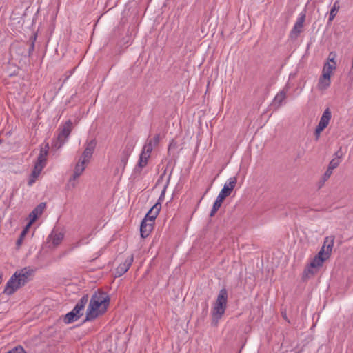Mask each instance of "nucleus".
I'll list each match as a JSON object with an SVG mask.
<instances>
[{
  "instance_id": "nucleus-1",
  "label": "nucleus",
  "mask_w": 353,
  "mask_h": 353,
  "mask_svg": "<svg viewBox=\"0 0 353 353\" xmlns=\"http://www.w3.org/2000/svg\"><path fill=\"white\" fill-rule=\"evenodd\" d=\"M110 302V298L106 292L102 290L96 291L91 297L83 322L92 321L103 314L107 311Z\"/></svg>"
},
{
  "instance_id": "nucleus-2",
  "label": "nucleus",
  "mask_w": 353,
  "mask_h": 353,
  "mask_svg": "<svg viewBox=\"0 0 353 353\" xmlns=\"http://www.w3.org/2000/svg\"><path fill=\"white\" fill-rule=\"evenodd\" d=\"M33 273L34 270L30 268H24L16 271L7 282L3 293L8 295L14 294L30 280V276Z\"/></svg>"
},
{
  "instance_id": "nucleus-3",
  "label": "nucleus",
  "mask_w": 353,
  "mask_h": 353,
  "mask_svg": "<svg viewBox=\"0 0 353 353\" xmlns=\"http://www.w3.org/2000/svg\"><path fill=\"white\" fill-rule=\"evenodd\" d=\"M88 294L83 295L72 310L63 316V321L65 324L72 323L83 316L85 306L88 302Z\"/></svg>"
},
{
  "instance_id": "nucleus-4",
  "label": "nucleus",
  "mask_w": 353,
  "mask_h": 353,
  "mask_svg": "<svg viewBox=\"0 0 353 353\" xmlns=\"http://www.w3.org/2000/svg\"><path fill=\"white\" fill-rule=\"evenodd\" d=\"M228 291L225 288H222L218 294L214 305L212 308V319L213 322L216 321V323L221 318L225 313L227 307Z\"/></svg>"
},
{
  "instance_id": "nucleus-5",
  "label": "nucleus",
  "mask_w": 353,
  "mask_h": 353,
  "mask_svg": "<svg viewBox=\"0 0 353 353\" xmlns=\"http://www.w3.org/2000/svg\"><path fill=\"white\" fill-rule=\"evenodd\" d=\"M72 130V123L70 120L67 121L59 128V133L56 139L52 143V148L59 150L67 141Z\"/></svg>"
},
{
  "instance_id": "nucleus-6",
  "label": "nucleus",
  "mask_w": 353,
  "mask_h": 353,
  "mask_svg": "<svg viewBox=\"0 0 353 353\" xmlns=\"http://www.w3.org/2000/svg\"><path fill=\"white\" fill-rule=\"evenodd\" d=\"M236 183V176L230 177L228 180V182L224 185L223 189L220 191L218 196L221 197L223 200H224L226 197L230 195Z\"/></svg>"
},
{
  "instance_id": "nucleus-7",
  "label": "nucleus",
  "mask_w": 353,
  "mask_h": 353,
  "mask_svg": "<svg viewBox=\"0 0 353 353\" xmlns=\"http://www.w3.org/2000/svg\"><path fill=\"white\" fill-rule=\"evenodd\" d=\"M134 149V145L132 144L128 143L123 151L121 153V159L119 163V167L121 169V173H123L125 170V168L127 165V163L131 153L132 152Z\"/></svg>"
},
{
  "instance_id": "nucleus-8",
  "label": "nucleus",
  "mask_w": 353,
  "mask_h": 353,
  "mask_svg": "<svg viewBox=\"0 0 353 353\" xmlns=\"http://www.w3.org/2000/svg\"><path fill=\"white\" fill-rule=\"evenodd\" d=\"M96 145L97 142L95 139H92L87 143L85 148L82 154L81 161L87 163L89 162L92 156Z\"/></svg>"
},
{
  "instance_id": "nucleus-9",
  "label": "nucleus",
  "mask_w": 353,
  "mask_h": 353,
  "mask_svg": "<svg viewBox=\"0 0 353 353\" xmlns=\"http://www.w3.org/2000/svg\"><path fill=\"white\" fill-rule=\"evenodd\" d=\"M46 203H40L29 214L30 221L27 225V228H29L41 215L44 209L46 208Z\"/></svg>"
},
{
  "instance_id": "nucleus-10",
  "label": "nucleus",
  "mask_w": 353,
  "mask_h": 353,
  "mask_svg": "<svg viewBox=\"0 0 353 353\" xmlns=\"http://www.w3.org/2000/svg\"><path fill=\"white\" fill-rule=\"evenodd\" d=\"M133 255L128 256L123 263H120L116 268V274L117 276H121L124 274L131 266L133 262Z\"/></svg>"
},
{
  "instance_id": "nucleus-11",
  "label": "nucleus",
  "mask_w": 353,
  "mask_h": 353,
  "mask_svg": "<svg viewBox=\"0 0 353 353\" xmlns=\"http://www.w3.org/2000/svg\"><path fill=\"white\" fill-rule=\"evenodd\" d=\"M148 159L149 157L143 156V154H140L138 163L133 170L132 175H134L135 176H139L143 168L148 165Z\"/></svg>"
},
{
  "instance_id": "nucleus-12",
  "label": "nucleus",
  "mask_w": 353,
  "mask_h": 353,
  "mask_svg": "<svg viewBox=\"0 0 353 353\" xmlns=\"http://www.w3.org/2000/svg\"><path fill=\"white\" fill-rule=\"evenodd\" d=\"M161 208V204L159 202H157L148 212L144 219H147V221L154 224V220L159 214Z\"/></svg>"
},
{
  "instance_id": "nucleus-13",
  "label": "nucleus",
  "mask_w": 353,
  "mask_h": 353,
  "mask_svg": "<svg viewBox=\"0 0 353 353\" xmlns=\"http://www.w3.org/2000/svg\"><path fill=\"white\" fill-rule=\"evenodd\" d=\"M154 228V223L147 221V219H143L140 225L141 236L143 239L148 237Z\"/></svg>"
},
{
  "instance_id": "nucleus-14",
  "label": "nucleus",
  "mask_w": 353,
  "mask_h": 353,
  "mask_svg": "<svg viewBox=\"0 0 353 353\" xmlns=\"http://www.w3.org/2000/svg\"><path fill=\"white\" fill-rule=\"evenodd\" d=\"M64 234L62 232L54 229L48 236L54 246L59 245L63 241Z\"/></svg>"
},
{
  "instance_id": "nucleus-15",
  "label": "nucleus",
  "mask_w": 353,
  "mask_h": 353,
  "mask_svg": "<svg viewBox=\"0 0 353 353\" xmlns=\"http://www.w3.org/2000/svg\"><path fill=\"white\" fill-rule=\"evenodd\" d=\"M334 236L332 235L330 236H327L324 239V243L322 246V248H325V255L327 257H330L332 248L334 245Z\"/></svg>"
},
{
  "instance_id": "nucleus-16",
  "label": "nucleus",
  "mask_w": 353,
  "mask_h": 353,
  "mask_svg": "<svg viewBox=\"0 0 353 353\" xmlns=\"http://www.w3.org/2000/svg\"><path fill=\"white\" fill-rule=\"evenodd\" d=\"M331 117H332V113H331L330 109L327 108L324 110V112L320 119V121L318 124V126H320L321 128H324V129L325 128H327V126L328 125L329 122L331 119Z\"/></svg>"
},
{
  "instance_id": "nucleus-17",
  "label": "nucleus",
  "mask_w": 353,
  "mask_h": 353,
  "mask_svg": "<svg viewBox=\"0 0 353 353\" xmlns=\"http://www.w3.org/2000/svg\"><path fill=\"white\" fill-rule=\"evenodd\" d=\"M86 163L79 159V162L77 163L74 170V173L72 174V176L71 177L70 180H76L77 178H79L81 174L83 173V172L85 170V164Z\"/></svg>"
},
{
  "instance_id": "nucleus-18",
  "label": "nucleus",
  "mask_w": 353,
  "mask_h": 353,
  "mask_svg": "<svg viewBox=\"0 0 353 353\" xmlns=\"http://www.w3.org/2000/svg\"><path fill=\"white\" fill-rule=\"evenodd\" d=\"M305 15H303L297 19L296 22L295 23V24L290 32L292 37H293V34H294L296 37L297 35H299L301 33V28L303 26V22L305 21Z\"/></svg>"
},
{
  "instance_id": "nucleus-19",
  "label": "nucleus",
  "mask_w": 353,
  "mask_h": 353,
  "mask_svg": "<svg viewBox=\"0 0 353 353\" xmlns=\"http://www.w3.org/2000/svg\"><path fill=\"white\" fill-rule=\"evenodd\" d=\"M43 168V165H34V168L31 173V178L28 182V185L31 186L35 182L36 179L39 176Z\"/></svg>"
},
{
  "instance_id": "nucleus-20",
  "label": "nucleus",
  "mask_w": 353,
  "mask_h": 353,
  "mask_svg": "<svg viewBox=\"0 0 353 353\" xmlns=\"http://www.w3.org/2000/svg\"><path fill=\"white\" fill-rule=\"evenodd\" d=\"M339 8H340L339 2V1H336L330 12L328 23H331L333 21V19L337 14V12L339 11Z\"/></svg>"
},
{
  "instance_id": "nucleus-21",
  "label": "nucleus",
  "mask_w": 353,
  "mask_h": 353,
  "mask_svg": "<svg viewBox=\"0 0 353 353\" xmlns=\"http://www.w3.org/2000/svg\"><path fill=\"white\" fill-rule=\"evenodd\" d=\"M153 150V145L152 144V141H146L145 144L143 147L142 151L141 154H143V156L150 157V154Z\"/></svg>"
},
{
  "instance_id": "nucleus-22",
  "label": "nucleus",
  "mask_w": 353,
  "mask_h": 353,
  "mask_svg": "<svg viewBox=\"0 0 353 353\" xmlns=\"http://www.w3.org/2000/svg\"><path fill=\"white\" fill-rule=\"evenodd\" d=\"M223 201L224 200H223L221 197H219V196L216 197V199L215 200V201L213 204L212 208L210 214V217H212L215 215L216 212L219 210V209L221 206V204L223 202Z\"/></svg>"
},
{
  "instance_id": "nucleus-23",
  "label": "nucleus",
  "mask_w": 353,
  "mask_h": 353,
  "mask_svg": "<svg viewBox=\"0 0 353 353\" xmlns=\"http://www.w3.org/2000/svg\"><path fill=\"white\" fill-rule=\"evenodd\" d=\"M314 268L312 267L310 263L307 265L303 272L302 279L306 280L311 276L314 275L316 273V271H314Z\"/></svg>"
},
{
  "instance_id": "nucleus-24",
  "label": "nucleus",
  "mask_w": 353,
  "mask_h": 353,
  "mask_svg": "<svg viewBox=\"0 0 353 353\" xmlns=\"http://www.w3.org/2000/svg\"><path fill=\"white\" fill-rule=\"evenodd\" d=\"M37 37V33H34L32 35H31V37H30V39L28 40V43L29 45V48H28V56L29 57L31 56L33 51L34 50V43H35Z\"/></svg>"
},
{
  "instance_id": "nucleus-25",
  "label": "nucleus",
  "mask_w": 353,
  "mask_h": 353,
  "mask_svg": "<svg viewBox=\"0 0 353 353\" xmlns=\"http://www.w3.org/2000/svg\"><path fill=\"white\" fill-rule=\"evenodd\" d=\"M329 257L325 256L324 259H320L319 257H316V256L313 259V260L311 261L310 264L312 267H314V268H320L323 265V262L327 259Z\"/></svg>"
},
{
  "instance_id": "nucleus-26",
  "label": "nucleus",
  "mask_w": 353,
  "mask_h": 353,
  "mask_svg": "<svg viewBox=\"0 0 353 353\" xmlns=\"http://www.w3.org/2000/svg\"><path fill=\"white\" fill-rule=\"evenodd\" d=\"M285 97H286V92L285 91L282 90V91L279 92L274 97V103H278L279 105H281V103L285 99Z\"/></svg>"
},
{
  "instance_id": "nucleus-27",
  "label": "nucleus",
  "mask_w": 353,
  "mask_h": 353,
  "mask_svg": "<svg viewBox=\"0 0 353 353\" xmlns=\"http://www.w3.org/2000/svg\"><path fill=\"white\" fill-rule=\"evenodd\" d=\"M171 174H172V172L170 174V175L168 176V179L167 180V182H166L165 185H164L163 189L161 191L160 196L159 197V199H158L157 202H159L161 204V202L164 200L166 189H167V188H168V186L169 185V183H170V177H171Z\"/></svg>"
},
{
  "instance_id": "nucleus-28",
  "label": "nucleus",
  "mask_w": 353,
  "mask_h": 353,
  "mask_svg": "<svg viewBox=\"0 0 353 353\" xmlns=\"http://www.w3.org/2000/svg\"><path fill=\"white\" fill-rule=\"evenodd\" d=\"M330 73L323 70L322 76L320 78H322L324 81H327V84L323 85V89H326L330 85Z\"/></svg>"
},
{
  "instance_id": "nucleus-29",
  "label": "nucleus",
  "mask_w": 353,
  "mask_h": 353,
  "mask_svg": "<svg viewBox=\"0 0 353 353\" xmlns=\"http://www.w3.org/2000/svg\"><path fill=\"white\" fill-rule=\"evenodd\" d=\"M336 62H334V63H331L330 62H326L324 65L323 70L331 74L332 70H334L336 68Z\"/></svg>"
},
{
  "instance_id": "nucleus-30",
  "label": "nucleus",
  "mask_w": 353,
  "mask_h": 353,
  "mask_svg": "<svg viewBox=\"0 0 353 353\" xmlns=\"http://www.w3.org/2000/svg\"><path fill=\"white\" fill-rule=\"evenodd\" d=\"M341 161V160H338L337 159H334L333 158L330 161V163L328 165V168H330V170H334V169L336 168L339 165Z\"/></svg>"
},
{
  "instance_id": "nucleus-31",
  "label": "nucleus",
  "mask_w": 353,
  "mask_h": 353,
  "mask_svg": "<svg viewBox=\"0 0 353 353\" xmlns=\"http://www.w3.org/2000/svg\"><path fill=\"white\" fill-rule=\"evenodd\" d=\"M46 157L39 154L35 164L45 167L46 164Z\"/></svg>"
},
{
  "instance_id": "nucleus-32",
  "label": "nucleus",
  "mask_w": 353,
  "mask_h": 353,
  "mask_svg": "<svg viewBox=\"0 0 353 353\" xmlns=\"http://www.w3.org/2000/svg\"><path fill=\"white\" fill-rule=\"evenodd\" d=\"M147 141H152V144L153 145V147H156L159 145L160 141V134H157L154 135V137L152 139H148Z\"/></svg>"
},
{
  "instance_id": "nucleus-33",
  "label": "nucleus",
  "mask_w": 353,
  "mask_h": 353,
  "mask_svg": "<svg viewBox=\"0 0 353 353\" xmlns=\"http://www.w3.org/2000/svg\"><path fill=\"white\" fill-rule=\"evenodd\" d=\"M28 230V228L27 226L24 228V230L21 232L19 238L17 241V245H20L21 244V242L23 241V239L24 236L26 235L27 230Z\"/></svg>"
},
{
  "instance_id": "nucleus-34",
  "label": "nucleus",
  "mask_w": 353,
  "mask_h": 353,
  "mask_svg": "<svg viewBox=\"0 0 353 353\" xmlns=\"http://www.w3.org/2000/svg\"><path fill=\"white\" fill-rule=\"evenodd\" d=\"M49 144L46 143L44 148H41L39 152L40 155L46 157L48 152Z\"/></svg>"
},
{
  "instance_id": "nucleus-35",
  "label": "nucleus",
  "mask_w": 353,
  "mask_h": 353,
  "mask_svg": "<svg viewBox=\"0 0 353 353\" xmlns=\"http://www.w3.org/2000/svg\"><path fill=\"white\" fill-rule=\"evenodd\" d=\"M324 128H321L320 126H316V129H315V132H314V135H315V139L317 141L319 140V137H320V134H321V132L322 131H323Z\"/></svg>"
},
{
  "instance_id": "nucleus-36",
  "label": "nucleus",
  "mask_w": 353,
  "mask_h": 353,
  "mask_svg": "<svg viewBox=\"0 0 353 353\" xmlns=\"http://www.w3.org/2000/svg\"><path fill=\"white\" fill-rule=\"evenodd\" d=\"M332 171L333 170H330V168H327L323 176L324 181H327L330 177L332 174Z\"/></svg>"
},
{
  "instance_id": "nucleus-37",
  "label": "nucleus",
  "mask_w": 353,
  "mask_h": 353,
  "mask_svg": "<svg viewBox=\"0 0 353 353\" xmlns=\"http://www.w3.org/2000/svg\"><path fill=\"white\" fill-rule=\"evenodd\" d=\"M334 159H337L338 160L341 161V158L343 157V152H342L341 147L334 153Z\"/></svg>"
},
{
  "instance_id": "nucleus-38",
  "label": "nucleus",
  "mask_w": 353,
  "mask_h": 353,
  "mask_svg": "<svg viewBox=\"0 0 353 353\" xmlns=\"http://www.w3.org/2000/svg\"><path fill=\"white\" fill-rule=\"evenodd\" d=\"M177 147V143L173 139L170 142L168 145V152H170L172 149H175Z\"/></svg>"
},
{
  "instance_id": "nucleus-39",
  "label": "nucleus",
  "mask_w": 353,
  "mask_h": 353,
  "mask_svg": "<svg viewBox=\"0 0 353 353\" xmlns=\"http://www.w3.org/2000/svg\"><path fill=\"white\" fill-rule=\"evenodd\" d=\"M316 257H319L320 259H324L325 256V250L323 248H321V250L319 252V253L316 255Z\"/></svg>"
},
{
  "instance_id": "nucleus-40",
  "label": "nucleus",
  "mask_w": 353,
  "mask_h": 353,
  "mask_svg": "<svg viewBox=\"0 0 353 353\" xmlns=\"http://www.w3.org/2000/svg\"><path fill=\"white\" fill-rule=\"evenodd\" d=\"M335 57H336V54L333 52H331L330 54H329V57H328V62H331V63H334V62H336L334 61L335 59Z\"/></svg>"
},
{
  "instance_id": "nucleus-41",
  "label": "nucleus",
  "mask_w": 353,
  "mask_h": 353,
  "mask_svg": "<svg viewBox=\"0 0 353 353\" xmlns=\"http://www.w3.org/2000/svg\"><path fill=\"white\" fill-rule=\"evenodd\" d=\"M325 84H327V81H324L323 80L322 78H320L319 79V86L321 89H323V85H324Z\"/></svg>"
},
{
  "instance_id": "nucleus-42",
  "label": "nucleus",
  "mask_w": 353,
  "mask_h": 353,
  "mask_svg": "<svg viewBox=\"0 0 353 353\" xmlns=\"http://www.w3.org/2000/svg\"><path fill=\"white\" fill-rule=\"evenodd\" d=\"M165 172H166V170H165V171H164V172L161 174V176H159V179H158V181H157V183H159L160 182V181H161V180L163 179L164 176H165Z\"/></svg>"
},
{
  "instance_id": "nucleus-43",
  "label": "nucleus",
  "mask_w": 353,
  "mask_h": 353,
  "mask_svg": "<svg viewBox=\"0 0 353 353\" xmlns=\"http://www.w3.org/2000/svg\"><path fill=\"white\" fill-rule=\"evenodd\" d=\"M348 77L351 81H353V72L352 71H350V72L348 74Z\"/></svg>"
}]
</instances>
